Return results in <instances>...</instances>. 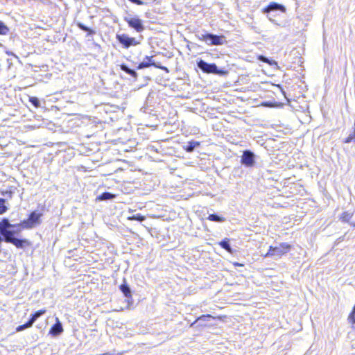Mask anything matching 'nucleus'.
Here are the masks:
<instances>
[{
	"label": "nucleus",
	"mask_w": 355,
	"mask_h": 355,
	"mask_svg": "<svg viewBox=\"0 0 355 355\" xmlns=\"http://www.w3.org/2000/svg\"><path fill=\"white\" fill-rule=\"evenodd\" d=\"M152 57L146 56L143 62H141L137 67L138 69H141L144 68H147L150 65L154 64L151 62Z\"/></svg>",
	"instance_id": "nucleus-15"
},
{
	"label": "nucleus",
	"mask_w": 355,
	"mask_h": 355,
	"mask_svg": "<svg viewBox=\"0 0 355 355\" xmlns=\"http://www.w3.org/2000/svg\"><path fill=\"white\" fill-rule=\"evenodd\" d=\"M129 219L142 222L145 220V216L137 214L129 217Z\"/></svg>",
	"instance_id": "nucleus-27"
},
{
	"label": "nucleus",
	"mask_w": 355,
	"mask_h": 355,
	"mask_svg": "<svg viewBox=\"0 0 355 355\" xmlns=\"http://www.w3.org/2000/svg\"><path fill=\"white\" fill-rule=\"evenodd\" d=\"M3 239L1 238V236H0V243L2 242Z\"/></svg>",
	"instance_id": "nucleus-33"
},
{
	"label": "nucleus",
	"mask_w": 355,
	"mask_h": 355,
	"mask_svg": "<svg viewBox=\"0 0 355 355\" xmlns=\"http://www.w3.org/2000/svg\"><path fill=\"white\" fill-rule=\"evenodd\" d=\"M207 36H208V33H200V34L196 35V37L198 38V40L204 41L205 42H207V38H208Z\"/></svg>",
	"instance_id": "nucleus-30"
},
{
	"label": "nucleus",
	"mask_w": 355,
	"mask_h": 355,
	"mask_svg": "<svg viewBox=\"0 0 355 355\" xmlns=\"http://www.w3.org/2000/svg\"><path fill=\"white\" fill-rule=\"evenodd\" d=\"M15 232L14 230H11L10 229L5 230L0 232V236H3L5 242L10 243L15 238L14 236Z\"/></svg>",
	"instance_id": "nucleus-11"
},
{
	"label": "nucleus",
	"mask_w": 355,
	"mask_h": 355,
	"mask_svg": "<svg viewBox=\"0 0 355 355\" xmlns=\"http://www.w3.org/2000/svg\"><path fill=\"white\" fill-rule=\"evenodd\" d=\"M17 226H19L18 224H17V225L11 224L9 222L8 219L4 218V219H3L2 221L0 222V232H1L2 231H3L5 230H8L11 227H15Z\"/></svg>",
	"instance_id": "nucleus-14"
},
{
	"label": "nucleus",
	"mask_w": 355,
	"mask_h": 355,
	"mask_svg": "<svg viewBox=\"0 0 355 355\" xmlns=\"http://www.w3.org/2000/svg\"><path fill=\"white\" fill-rule=\"evenodd\" d=\"M117 40L124 48H129L131 46H137L141 43V40H137L135 37H130L126 34H117L116 36Z\"/></svg>",
	"instance_id": "nucleus-2"
},
{
	"label": "nucleus",
	"mask_w": 355,
	"mask_h": 355,
	"mask_svg": "<svg viewBox=\"0 0 355 355\" xmlns=\"http://www.w3.org/2000/svg\"><path fill=\"white\" fill-rule=\"evenodd\" d=\"M284 9V7L282 5L273 2V3H270L266 8H265L263 10V12L268 13L270 11L279 10H282Z\"/></svg>",
	"instance_id": "nucleus-12"
},
{
	"label": "nucleus",
	"mask_w": 355,
	"mask_h": 355,
	"mask_svg": "<svg viewBox=\"0 0 355 355\" xmlns=\"http://www.w3.org/2000/svg\"><path fill=\"white\" fill-rule=\"evenodd\" d=\"M120 68L122 71L130 75L131 76L135 78L137 77V72L135 70L130 69L127 65L121 64L120 65Z\"/></svg>",
	"instance_id": "nucleus-16"
},
{
	"label": "nucleus",
	"mask_w": 355,
	"mask_h": 355,
	"mask_svg": "<svg viewBox=\"0 0 355 355\" xmlns=\"http://www.w3.org/2000/svg\"><path fill=\"white\" fill-rule=\"evenodd\" d=\"M208 38L207 40V44L208 45H222L225 42V37L223 35H216L211 33H208Z\"/></svg>",
	"instance_id": "nucleus-8"
},
{
	"label": "nucleus",
	"mask_w": 355,
	"mask_h": 355,
	"mask_svg": "<svg viewBox=\"0 0 355 355\" xmlns=\"http://www.w3.org/2000/svg\"><path fill=\"white\" fill-rule=\"evenodd\" d=\"M8 210L6 205V200L3 198H0V214L5 213Z\"/></svg>",
	"instance_id": "nucleus-24"
},
{
	"label": "nucleus",
	"mask_w": 355,
	"mask_h": 355,
	"mask_svg": "<svg viewBox=\"0 0 355 355\" xmlns=\"http://www.w3.org/2000/svg\"><path fill=\"white\" fill-rule=\"evenodd\" d=\"M29 101L35 107H40V102L39 99L37 97H34V96L30 97Z\"/></svg>",
	"instance_id": "nucleus-26"
},
{
	"label": "nucleus",
	"mask_w": 355,
	"mask_h": 355,
	"mask_svg": "<svg viewBox=\"0 0 355 355\" xmlns=\"http://www.w3.org/2000/svg\"><path fill=\"white\" fill-rule=\"evenodd\" d=\"M352 216H353L352 212H351L349 211H344L341 214L340 219L343 222L349 223L352 225L355 226V221H350V219L352 218Z\"/></svg>",
	"instance_id": "nucleus-13"
},
{
	"label": "nucleus",
	"mask_w": 355,
	"mask_h": 355,
	"mask_svg": "<svg viewBox=\"0 0 355 355\" xmlns=\"http://www.w3.org/2000/svg\"><path fill=\"white\" fill-rule=\"evenodd\" d=\"M10 243L13 244L17 248L24 249L31 245V242L27 239H19L15 238Z\"/></svg>",
	"instance_id": "nucleus-10"
},
{
	"label": "nucleus",
	"mask_w": 355,
	"mask_h": 355,
	"mask_svg": "<svg viewBox=\"0 0 355 355\" xmlns=\"http://www.w3.org/2000/svg\"><path fill=\"white\" fill-rule=\"evenodd\" d=\"M220 246L228 252H231L232 249L228 241L224 240L220 243Z\"/></svg>",
	"instance_id": "nucleus-25"
},
{
	"label": "nucleus",
	"mask_w": 355,
	"mask_h": 355,
	"mask_svg": "<svg viewBox=\"0 0 355 355\" xmlns=\"http://www.w3.org/2000/svg\"><path fill=\"white\" fill-rule=\"evenodd\" d=\"M42 216V214L40 213L33 211L27 220H24L21 224H18V225H21L24 229H31L36 225L40 224V218Z\"/></svg>",
	"instance_id": "nucleus-1"
},
{
	"label": "nucleus",
	"mask_w": 355,
	"mask_h": 355,
	"mask_svg": "<svg viewBox=\"0 0 355 355\" xmlns=\"http://www.w3.org/2000/svg\"><path fill=\"white\" fill-rule=\"evenodd\" d=\"M200 146V143L196 141H191L188 143L187 146L185 147V150L187 152H192L196 147Z\"/></svg>",
	"instance_id": "nucleus-18"
},
{
	"label": "nucleus",
	"mask_w": 355,
	"mask_h": 355,
	"mask_svg": "<svg viewBox=\"0 0 355 355\" xmlns=\"http://www.w3.org/2000/svg\"><path fill=\"white\" fill-rule=\"evenodd\" d=\"M6 193L8 194L9 196V197H11V195H12L11 191H6Z\"/></svg>",
	"instance_id": "nucleus-31"
},
{
	"label": "nucleus",
	"mask_w": 355,
	"mask_h": 355,
	"mask_svg": "<svg viewBox=\"0 0 355 355\" xmlns=\"http://www.w3.org/2000/svg\"><path fill=\"white\" fill-rule=\"evenodd\" d=\"M8 31L7 26L0 21V35H6Z\"/></svg>",
	"instance_id": "nucleus-28"
},
{
	"label": "nucleus",
	"mask_w": 355,
	"mask_h": 355,
	"mask_svg": "<svg viewBox=\"0 0 355 355\" xmlns=\"http://www.w3.org/2000/svg\"><path fill=\"white\" fill-rule=\"evenodd\" d=\"M198 67L203 72L212 73L215 74H220L221 73L218 70V67L215 64H209L205 61L200 60L197 63Z\"/></svg>",
	"instance_id": "nucleus-7"
},
{
	"label": "nucleus",
	"mask_w": 355,
	"mask_h": 355,
	"mask_svg": "<svg viewBox=\"0 0 355 355\" xmlns=\"http://www.w3.org/2000/svg\"><path fill=\"white\" fill-rule=\"evenodd\" d=\"M46 313L45 309H41L36 311L34 314L31 315L30 320L23 325H19L16 328V331H21L27 328H29L33 326V323L36 321V320L40 318L41 315Z\"/></svg>",
	"instance_id": "nucleus-5"
},
{
	"label": "nucleus",
	"mask_w": 355,
	"mask_h": 355,
	"mask_svg": "<svg viewBox=\"0 0 355 355\" xmlns=\"http://www.w3.org/2000/svg\"><path fill=\"white\" fill-rule=\"evenodd\" d=\"M236 266H242L241 264L239 263H235Z\"/></svg>",
	"instance_id": "nucleus-32"
},
{
	"label": "nucleus",
	"mask_w": 355,
	"mask_h": 355,
	"mask_svg": "<svg viewBox=\"0 0 355 355\" xmlns=\"http://www.w3.org/2000/svg\"><path fill=\"white\" fill-rule=\"evenodd\" d=\"M241 163L246 167H252L255 164V155L250 150L243 151L241 158Z\"/></svg>",
	"instance_id": "nucleus-4"
},
{
	"label": "nucleus",
	"mask_w": 355,
	"mask_h": 355,
	"mask_svg": "<svg viewBox=\"0 0 355 355\" xmlns=\"http://www.w3.org/2000/svg\"><path fill=\"white\" fill-rule=\"evenodd\" d=\"M210 318H214L211 315H202L198 318V319L191 324V326H193L195 323L200 322H207L209 320Z\"/></svg>",
	"instance_id": "nucleus-22"
},
{
	"label": "nucleus",
	"mask_w": 355,
	"mask_h": 355,
	"mask_svg": "<svg viewBox=\"0 0 355 355\" xmlns=\"http://www.w3.org/2000/svg\"><path fill=\"white\" fill-rule=\"evenodd\" d=\"M208 219L211 221L219 222V223L225 221V218L224 217L220 216L217 214H210L208 216Z\"/></svg>",
	"instance_id": "nucleus-21"
},
{
	"label": "nucleus",
	"mask_w": 355,
	"mask_h": 355,
	"mask_svg": "<svg viewBox=\"0 0 355 355\" xmlns=\"http://www.w3.org/2000/svg\"><path fill=\"white\" fill-rule=\"evenodd\" d=\"M120 289L125 297H131V291H130V287L127 284H123L121 285Z\"/></svg>",
	"instance_id": "nucleus-20"
},
{
	"label": "nucleus",
	"mask_w": 355,
	"mask_h": 355,
	"mask_svg": "<svg viewBox=\"0 0 355 355\" xmlns=\"http://www.w3.org/2000/svg\"><path fill=\"white\" fill-rule=\"evenodd\" d=\"M291 248V245L286 243H281L279 246L277 247H270V249L266 257L270 256H277L281 257L282 255L286 254Z\"/></svg>",
	"instance_id": "nucleus-3"
},
{
	"label": "nucleus",
	"mask_w": 355,
	"mask_h": 355,
	"mask_svg": "<svg viewBox=\"0 0 355 355\" xmlns=\"http://www.w3.org/2000/svg\"><path fill=\"white\" fill-rule=\"evenodd\" d=\"M258 60L263 62H266L270 66H275V67H278L277 62L275 60H270L263 55H259Z\"/></svg>",
	"instance_id": "nucleus-17"
},
{
	"label": "nucleus",
	"mask_w": 355,
	"mask_h": 355,
	"mask_svg": "<svg viewBox=\"0 0 355 355\" xmlns=\"http://www.w3.org/2000/svg\"><path fill=\"white\" fill-rule=\"evenodd\" d=\"M114 198H115V195L108 193V192H105V193H102L101 196H99L98 197V199L99 200H112Z\"/></svg>",
	"instance_id": "nucleus-19"
},
{
	"label": "nucleus",
	"mask_w": 355,
	"mask_h": 355,
	"mask_svg": "<svg viewBox=\"0 0 355 355\" xmlns=\"http://www.w3.org/2000/svg\"><path fill=\"white\" fill-rule=\"evenodd\" d=\"M124 20L128 24L129 26L134 28L137 32H142L144 30L143 21L138 17H125Z\"/></svg>",
	"instance_id": "nucleus-6"
},
{
	"label": "nucleus",
	"mask_w": 355,
	"mask_h": 355,
	"mask_svg": "<svg viewBox=\"0 0 355 355\" xmlns=\"http://www.w3.org/2000/svg\"><path fill=\"white\" fill-rule=\"evenodd\" d=\"M56 322L55 324L51 328L49 334H51L53 336H57L60 334H61L63 332V328L62 323L60 322L58 318H56L55 319Z\"/></svg>",
	"instance_id": "nucleus-9"
},
{
	"label": "nucleus",
	"mask_w": 355,
	"mask_h": 355,
	"mask_svg": "<svg viewBox=\"0 0 355 355\" xmlns=\"http://www.w3.org/2000/svg\"><path fill=\"white\" fill-rule=\"evenodd\" d=\"M354 315H355V306H354L353 311L349 314V318H348L349 322H351L352 324H354L355 323V316H354Z\"/></svg>",
	"instance_id": "nucleus-29"
},
{
	"label": "nucleus",
	"mask_w": 355,
	"mask_h": 355,
	"mask_svg": "<svg viewBox=\"0 0 355 355\" xmlns=\"http://www.w3.org/2000/svg\"><path fill=\"white\" fill-rule=\"evenodd\" d=\"M77 26H78L79 28H80L82 31H87L88 32V35H94L95 33V31H93L92 29L87 27L86 26H85L84 24H83L82 23L80 22H78L77 24Z\"/></svg>",
	"instance_id": "nucleus-23"
}]
</instances>
